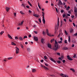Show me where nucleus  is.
Segmentation results:
<instances>
[{"instance_id":"obj_1","label":"nucleus","mask_w":77,"mask_h":77,"mask_svg":"<svg viewBox=\"0 0 77 77\" xmlns=\"http://www.w3.org/2000/svg\"><path fill=\"white\" fill-rule=\"evenodd\" d=\"M59 48V45H55V47H53L52 48L53 50H55V51H56L57 50V49Z\"/></svg>"},{"instance_id":"obj_2","label":"nucleus","mask_w":77,"mask_h":77,"mask_svg":"<svg viewBox=\"0 0 77 77\" xmlns=\"http://www.w3.org/2000/svg\"><path fill=\"white\" fill-rule=\"evenodd\" d=\"M63 5V3L61 1H60V0H59L57 5L59 6L60 5Z\"/></svg>"},{"instance_id":"obj_3","label":"nucleus","mask_w":77,"mask_h":77,"mask_svg":"<svg viewBox=\"0 0 77 77\" xmlns=\"http://www.w3.org/2000/svg\"><path fill=\"white\" fill-rule=\"evenodd\" d=\"M16 49L15 50L16 51V54H18V53H19V48H18L17 47H16Z\"/></svg>"},{"instance_id":"obj_4","label":"nucleus","mask_w":77,"mask_h":77,"mask_svg":"<svg viewBox=\"0 0 77 77\" xmlns=\"http://www.w3.org/2000/svg\"><path fill=\"white\" fill-rule=\"evenodd\" d=\"M33 38L34 39V40L35 41H38V37L34 36Z\"/></svg>"},{"instance_id":"obj_5","label":"nucleus","mask_w":77,"mask_h":77,"mask_svg":"<svg viewBox=\"0 0 77 77\" xmlns=\"http://www.w3.org/2000/svg\"><path fill=\"white\" fill-rule=\"evenodd\" d=\"M67 57L68 59V60H73L70 57H69V55H67Z\"/></svg>"},{"instance_id":"obj_6","label":"nucleus","mask_w":77,"mask_h":77,"mask_svg":"<svg viewBox=\"0 0 77 77\" xmlns=\"http://www.w3.org/2000/svg\"><path fill=\"white\" fill-rule=\"evenodd\" d=\"M48 47L51 49H52V48H51V44H48Z\"/></svg>"},{"instance_id":"obj_7","label":"nucleus","mask_w":77,"mask_h":77,"mask_svg":"<svg viewBox=\"0 0 77 77\" xmlns=\"http://www.w3.org/2000/svg\"><path fill=\"white\" fill-rule=\"evenodd\" d=\"M5 9L7 12H9V11L10 10V8L8 7H6Z\"/></svg>"},{"instance_id":"obj_8","label":"nucleus","mask_w":77,"mask_h":77,"mask_svg":"<svg viewBox=\"0 0 77 77\" xmlns=\"http://www.w3.org/2000/svg\"><path fill=\"white\" fill-rule=\"evenodd\" d=\"M74 11L75 13L77 12V8L76 7H75L74 8Z\"/></svg>"},{"instance_id":"obj_9","label":"nucleus","mask_w":77,"mask_h":77,"mask_svg":"<svg viewBox=\"0 0 77 77\" xmlns=\"http://www.w3.org/2000/svg\"><path fill=\"white\" fill-rule=\"evenodd\" d=\"M33 15L34 16V17H37V18H38V17H39V15L38 14H33Z\"/></svg>"},{"instance_id":"obj_10","label":"nucleus","mask_w":77,"mask_h":77,"mask_svg":"<svg viewBox=\"0 0 77 77\" xmlns=\"http://www.w3.org/2000/svg\"><path fill=\"white\" fill-rule=\"evenodd\" d=\"M42 21L43 24H45V18H43Z\"/></svg>"},{"instance_id":"obj_11","label":"nucleus","mask_w":77,"mask_h":77,"mask_svg":"<svg viewBox=\"0 0 77 77\" xmlns=\"http://www.w3.org/2000/svg\"><path fill=\"white\" fill-rule=\"evenodd\" d=\"M50 60L51 61H52V62H54V63H56V61L54 60V59H53V58H51Z\"/></svg>"},{"instance_id":"obj_12","label":"nucleus","mask_w":77,"mask_h":77,"mask_svg":"<svg viewBox=\"0 0 77 77\" xmlns=\"http://www.w3.org/2000/svg\"><path fill=\"white\" fill-rule=\"evenodd\" d=\"M45 39L44 38H42L41 40V42L42 43V44H44V42Z\"/></svg>"},{"instance_id":"obj_13","label":"nucleus","mask_w":77,"mask_h":77,"mask_svg":"<svg viewBox=\"0 0 77 77\" xmlns=\"http://www.w3.org/2000/svg\"><path fill=\"white\" fill-rule=\"evenodd\" d=\"M63 50H68V48L67 47H64L63 48Z\"/></svg>"},{"instance_id":"obj_14","label":"nucleus","mask_w":77,"mask_h":77,"mask_svg":"<svg viewBox=\"0 0 77 77\" xmlns=\"http://www.w3.org/2000/svg\"><path fill=\"white\" fill-rule=\"evenodd\" d=\"M23 22L24 21H23L22 22H21V23H20L18 24V26H21V25L23 24Z\"/></svg>"},{"instance_id":"obj_15","label":"nucleus","mask_w":77,"mask_h":77,"mask_svg":"<svg viewBox=\"0 0 77 77\" xmlns=\"http://www.w3.org/2000/svg\"><path fill=\"white\" fill-rule=\"evenodd\" d=\"M8 38H10V39H12V37H11V36L9 34H8Z\"/></svg>"},{"instance_id":"obj_16","label":"nucleus","mask_w":77,"mask_h":77,"mask_svg":"<svg viewBox=\"0 0 77 77\" xmlns=\"http://www.w3.org/2000/svg\"><path fill=\"white\" fill-rule=\"evenodd\" d=\"M68 41L69 42H71V38H70V36H68Z\"/></svg>"},{"instance_id":"obj_17","label":"nucleus","mask_w":77,"mask_h":77,"mask_svg":"<svg viewBox=\"0 0 77 77\" xmlns=\"http://www.w3.org/2000/svg\"><path fill=\"white\" fill-rule=\"evenodd\" d=\"M43 68L44 69H45L46 70H48V68L47 67L45 66H43Z\"/></svg>"},{"instance_id":"obj_18","label":"nucleus","mask_w":77,"mask_h":77,"mask_svg":"<svg viewBox=\"0 0 77 77\" xmlns=\"http://www.w3.org/2000/svg\"><path fill=\"white\" fill-rule=\"evenodd\" d=\"M19 39L20 40V41H23V38L21 37H19Z\"/></svg>"},{"instance_id":"obj_19","label":"nucleus","mask_w":77,"mask_h":77,"mask_svg":"<svg viewBox=\"0 0 77 77\" xmlns=\"http://www.w3.org/2000/svg\"><path fill=\"white\" fill-rule=\"evenodd\" d=\"M42 16L43 17V18H45L44 17V15H45V13H44V12H42Z\"/></svg>"},{"instance_id":"obj_20","label":"nucleus","mask_w":77,"mask_h":77,"mask_svg":"<svg viewBox=\"0 0 77 77\" xmlns=\"http://www.w3.org/2000/svg\"><path fill=\"white\" fill-rule=\"evenodd\" d=\"M28 4L29 5H30V6H32V4H31V3H30V2L29 1H28Z\"/></svg>"},{"instance_id":"obj_21","label":"nucleus","mask_w":77,"mask_h":77,"mask_svg":"<svg viewBox=\"0 0 77 77\" xmlns=\"http://www.w3.org/2000/svg\"><path fill=\"white\" fill-rule=\"evenodd\" d=\"M36 70L35 69H32V72H36Z\"/></svg>"},{"instance_id":"obj_22","label":"nucleus","mask_w":77,"mask_h":77,"mask_svg":"<svg viewBox=\"0 0 77 77\" xmlns=\"http://www.w3.org/2000/svg\"><path fill=\"white\" fill-rule=\"evenodd\" d=\"M54 41V38H53L51 40V43H52L53 41Z\"/></svg>"},{"instance_id":"obj_23","label":"nucleus","mask_w":77,"mask_h":77,"mask_svg":"<svg viewBox=\"0 0 77 77\" xmlns=\"http://www.w3.org/2000/svg\"><path fill=\"white\" fill-rule=\"evenodd\" d=\"M11 44L12 45H16V44H15V43H14L13 42H11Z\"/></svg>"},{"instance_id":"obj_24","label":"nucleus","mask_w":77,"mask_h":77,"mask_svg":"<svg viewBox=\"0 0 77 77\" xmlns=\"http://www.w3.org/2000/svg\"><path fill=\"white\" fill-rule=\"evenodd\" d=\"M69 9H70L69 6H68L67 8H66V11H69Z\"/></svg>"},{"instance_id":"obj_25","label":"nucleus","mask_w":77,"mask_h":77,"mask_svg":"<svg viewBox=\"0 0 77 77\" xmlns=\"http://www.w3.org/2000/svg\"><path fill=\"white\" fill-rule=\"evenodd\" d=\"M70 70H71V71H72L73 72H75V70L74 69L72 68L70 69Z\"/></svg>"},{"instance_id":"obj_26","label":"nucleus","mask_w":77,"mask_h":77,"mask_svg":"<svg viewBox=\"0 0 77 77\" xmlns=\"http://www.w3.org/2000/svg\"><path fill=\"white\" fill-rule=\"evenodd\" d=\"M64 31H65V33L66 35H68V32H66V30H65Z\"/></svg>"},{"instance_id":"obj_27","label":"nucleus","mask_w":77,"mask_h":77,"mask_svg":"<svg viewBox=\"0 0 77 77\" xmlns=\"http://www.w3.org/2000/svg\"><path fill=\"white\" fill-rule=\"evenodd\" d=\"M72 32H73V29H71L70 30V33H72Z\"/></svg>"},{"instance_id":"obj_28","label":"nucleus","mask_w":77,"mask_h":77,"mask_svg":"<svg viewBox=\"0 0 77 77\" xmlns=\"http://www.w3.org/2000/svg\"><path fill=\"white\" fill-rule=\"evenodd\" d=\"M60 75L61 76H62V77H65V75H64V74H63L61 73Z\"/></svg>"},{"instance_id":"obj_29","label":"nucleus","mask_w":77,"mask_h":77,"mask_svg":"<svg viewBox=\"0 0 77 77\" xmlns=\"http://www.w3.org/2000/svg\"><path fill=\"white\" fill-rule=\"evenodd\" d=\"M27 50L28 51H30V49L29 48H27Z\"/></svg>"},{"instance_id":"obj_30","label":"nucleus","mask_w":77,"mask_h":77,"mask_svg":"<svg viewBox=\"0 0 77 77\" xmlns=\"http://www.w3.org/2000/svg\"><path fill=\"white\" fill-rule=\"evenodd\" d=\"M55 45H58V43L56 40H55Z\"/></svg>"},{"instance_id":"obj_31","label":"nucleus","mask_w":77,"mask_h":77,"mask_svg":"<svg viewBox=\"0 0 77 77\" xmlns=\"http://www.w3.org/2000/svg\"><path fill=\"white\" fill-rule=\"evenodd\" d=\"M44 58L45 59H47V57L46 56H45L44 57Z\"/></svg>"},{"instance_id":"obj_32","label":"nucleus","mask_w":77,"mask_h":77,"mask_svg":"<svg viewBox=\"0 0 77 77\" xmlns=\"http://www.w3.org/2000/svg\"><path fill=\"white\" fill-rule=\"evenodd\" d=\"M66 16V15L65 14H63V18H65Z\"/></svg>"},{"instance_id":"obj_33","label":"nucleus","mask_w":77,"mask_h":77,"mask_svg":"<svg viewBox=\"0 0 77 77\" xmlns=\"http://www.w3.org/2000/svg\"><path fill=\"white\" fill-rule=\"evenodd\" d=\"M73 57H74V58H75V57H76V54H74V56Z\"/></svg>"},{"instance_id":"obj_34","label":"nucleus","mask_w":77,"mask_h":77,"mask_svg":"<svg viewBox=\"0 0 77 77\" xmlns=\"http://www.w3.org/2000/svg\"><path fill=\"white\" fill-rule=\"evenodd\" d=\"M46 33L47 34H48V29H46Z\"/></svg>"},{"instance_id":"obj_35","label":"nucleus","mask_w":77,"mask_h":77,"mask_svg":"<svg viewBox=\"0 0 77 77\" xmlns=\"http://www.w3.org/2000/svg\"><path fill=\"white\" fill-rule=\"evenodd\" d=\"M4 33V31H2L0 32L1 35H3V34Z\"/></svg>"},{"instance_id":"obj_36","label":"nucleus","mask_w":77,"mask_h":77,"mask_svg":"<svg viewBox=\"0 0 77 77\" xmlns=\"http://www.w3.org/2000/svg\"><path fill=\"white\" fill-rule=\"evenodd\" d=\"M13 58L12 57H9L8 58V60H11V59H12Z\"/></svg>"},{"instance_id":"obj_37","label":"nucleus","mask_w":77,"mask_h":77,"mask_svg":"<svg viewBox=\"0 0 77 77\" xmlns=\"http://www.w3.org/2000/svg\"><path fill=\"white\" fill-rule=\"evenodd\" d=\"M64 12V11H63V10H61L60 11L61 13H63Z\"/></svg>"},{"instance_id":"obj_38","label":"nucleus","mask_w":77,"mask_h":77,"mask_svg":"<svg viewBox=\"0 0 77 77\" xmlns=\"http://www.w3.org/2000/svg\"><path fill=\"white\" fill-rule=\"evenodd\" d=\"M20 13L21 14H23V15H24V13H23L22 11H20Z\"/></svg>"},{"instance_id":"obj_39","label":"nucleus","mask_w":77,"mask_h":77,"mask_svg":"<svg viewBox=\"0 0 77 77\" xmlns=\"http://www.w3.org/2000/svg\"><path fill=\"white\" fill-rule=\"evenodd\" d=\"M61 63V62H60V61H57V63Z\"/></svg>"},{"instance_id":"obj_40","label":"nucleus","mask_w":77,"mask_h":77,"mask_svg":"<svg viewBox=\"0 0 77 77\" xmlns=\"http://www.w3.org/2000/svg\"><path fill=\"white\" fill-rule=\"evenodd\" d=\"M38 21H39L40 23H41V19L39 18L38 19Z\"/></svg>"},{"instance_id":"obj_41","label":"nucleus","mask_w":77,"mask_h":77,"mask_svg":"<svg viewBox=\"0 0 77 77\" xmlns=\"http://www.w3.org/2000/svg\"><path fill=\"white\" fill-rule=\"evenodd\" d=\"M75 17H77V12H75Z\"/></svg>"},{"instance_id":"obj_42","label":"nucleus","mask_w":77,"mask_h":77,"mask_svg":"<svg viewBox=\"0 0 77 77\" xmlns=\"http://www.w3.org/2000/svg\"><path fill=\"white\" fill-rule=\"evenodd\" d=\"M58 42L59 44H60V43H62V41H58Z\"/></svg>"},{"instance_id":"obj_43","label":"nucleus","mask_w":77,"mask_h":77,"mask_svg":"<svg viewBox=\"0 0 77 77\" xmlns=\"http://www.w3.org/2000/svg\"><path fill=\"white\" fill-rule=\"evenodd\" d=\"M27 38V36H24L23 37V39H25V38Z\"/></svg>"},{"instance_id":"obj_44","label":"nucleus","mask_w":77,"mask_h":77,"mask_svg":"<svg viewBox=\"0 0 77 77\" xmlns=\"http://www.w3.org/2000/svg\"><path fill=\"white\" fill-rule=\"evenodd\" d=\"M45 65H46V66H48V64L47 63H45Z\"/></svg>"},{"instance_id":"obj_45","label":"nucleus","mask_w":77,"mask_h":77,"mask_svg":"<svg viewBox=\"0 0 77 77\" xmlns=\"http://www.w3.org/2000/svg\"><path fill=\"white\" fill-rule=\"evenodd\" d=\"M57 55H58V56H60V53H57Z\"/></svg>"},{"instance_id":"obj_46","label":"nucleus","mask_w":77,"mask_h":77,"mask_svg":"<svg viewBox=\"0 0 77 77\" xmlns=\"http://www.w3.org/2000/svg\"><path fill=\"white\" fill-rule=\"evenodd\" d=\"M62 62H63V63H65V60H62Z\"/></svg>"},{"instance_id":"obj_47","label":"nucleus","mask_w":77,"mask_h":77,"mask_svg":"<svg viewBox=\"0 0 77 77\" xmlns=\"http://www.w3.org/2000/svg\"><path fill=\"white\" fill-rule=\"evenodd\" d=\"M65 44H67V41L66 40L65 41Z\"/></svg>"},{"instance_id":"obj_48","label":"nucleus","mask_w":77,"mask_h":77,"mask_svg":"<svg viewBox=\"0 0 77 77\" xmlns=\"http://www.w3.org/2000/svg\"><path fill=\"white\" fill-rule=\"evenodd\" d=\"M55 9L56 10V11H57V12H58V10H57V8H56Z\"/></svg>"},{"instance_id":"obj_49","label":"nucleus","mask_w":77,"mask_h":77,"mask_svg":"<svg viewBox=\"0 0 77 77\" xmlns=\"http://www.w3.org/2000/svg\"><path fill=\"white\" fill-rule=\"evenodd\" d=\"M69 21H70V22H72V20L70 19H69Z\"/></svg>"},{"instance_id":"obj_50","label":"nucleus","mask_w":77,"mask_h":77,"mask_svg":"<svg viewBox=\"0 0 77 77\" xmlns=\"http://www.w3.org/2000/svg\"><path fill=\"white\" fill-rule=\"evenodd\" d=\"M15 39H18V38L17 37H15Z\"/></svg>"},{"instance_id":"obj_51","label":"nucleus","mask_w":77,"mask_h":77,"mask_svg":"<svg viewBox=\"0 0 77 77\" xmlns=\"http://www.w3.org/2000/svg\"><path fill=\"white\" fill-rule=\"evenodd\" d=\"M74 35L75 36H77V32Z\"/></svg>"},{"instance_id":"obj_52","label":"nucleus","mask_w":77,"mask_h":77,"mask_svg":"<svg viewBox=\"0 0 77 77\" xmlns=\"http://www.w3.org/2000/svg\"><path fill=\"white\" fill-rule=\"evenodd\" d=\"M16 14H17L16 13H14V16H15H15H16Z\"/></svg>"},{"instance_id":"obj_53","label":"nucleus","mask_w":77,"mask_h":77,"mask_svg":"<svg viewBox=\"0 0 77 77\" xmlns=\"http://www.w3.org/2000/svg\"><path fill=\"white\" fill-rule=\"evenodd\" d=\"M73 26H74V27H75V23H73Z\"/></svg>"},{"instance_id":"obj_54","label":"nucleus","mask_w":77,"mask_h":77,"mask_svg":"<svg viewBox=\"0 0 77 77\" xmlns=\"http://www.w3.org/2000/svg\"><path fill=\"white\" fill-rule=\"evenodd\" d=\"M64 77H68V76L64 75Z\"/></svg>"},{"instance_id":"obj_55","label":"nucleus","mask_w":77,"mask_h":77,"mask_svg":"<svg viewBox=\"0 0 77 77\" xmlns=\"http://www.w3.org/2000/svg\"><path fill=\"white\" fill-rule=\"evenodd\" d=\"M32 36L31 35H29V38H31Z\"/></svg>"},{"instance_id":"obj_56","label":"nucleus","mask_w":77,"mask_h":77,"mask_svg":"<svg viewBox=\"0 0 77 77\" xmlns=\"http://www.w3.org/2000/svg\"><path fill=\"white\" fill-rule=\"evenodd\" d=\"M20 46L21 47V48H23V46L22 45H20Z\"/></svg>"},{"instance_id":"obj_57","label":"nucleus","mask_w":77,"mask_h":77,"mask_svg":"<svg viewBox=\"0 0 77 77\" xmlns=\"http://www.w3.org/2000/svg\"><path fill=\"white\" fill-rule=\"evenodd\" d=\"M67 16H68V17H69L70 16V14H67Z\"/></svg>"},{"instance_id":"obj_58","label":"nucleus","mask_w":77,"mask_h":77,"mask_svg":"<svg viewBox=\"0 0 77 77\" xmlns=\"http://www.w3.org/2000/svg\"><path fill=\"white\" fill-rule=\"evenodd\" d=\"M47 35L48 36H51V35L50 34L48 33V34Z\"/></svg>"},{"instance_id":"obj_59","label":"nucleus","mask_w":77,"mask_h":77,"mask_svg":"<svg viewBox=\"0 0 77 77\" xmlns=\"http://www.w3.org/2000/svg\"><path fill=\"white\" fill-rule=\"evenodd\" d=\"M26 7L27 8H29V6L28 5H27Z\"/></svg>"},{"instance_id":"obj_60","label":"nucleus","mask_w":77,"mask_h":77,"mask_svg":"<svg viewBox=\"0 0 77 77\" xmlns=\"http://www.w3.org/2000/svg\"><path fill=\"white\" fill-rule=\"evenodd\" d=\"M64 21L65 22H66V19H64Z\"/></svg>"},{"instance_id":"obj_61","label":"nucleus","mask_w":77,"mask_h":77,"mask_svg":"<svg viewBox=\"0 0 77 77\" xmlns=\"http://www.w3.org/2000/svg\"><path fill=\"white\" fill-rule=\"evenodd\" d=\"M34 33H35L36 34H37V33H38V32H37V31H34Z\"/></svg>"},{"instance_id":"obj_62","label":"nucleus","mask_w":77,"mask_h":77,"mask_svg":"<svg viewBox=\"0 0 77 77\" xmlns=\"http://www.w3.org/2000/svg\"><path fill=\"white\" fill-rule=\"evenodd\" d=\"M60 40L61 41H63V38H60Z\"/></svg>"},{"instance_id":"obj_63","label":"nucleus","mask_w":77,"mask_h":77,"mask_svg":"<svg viewBox=\"0 0 77 77\" xmlns=\"http://www.w3.org/2000/svg\"><path fill=\"white\" fill-rule=\"evenodd\" d=\"M74 46H75V45H74V44H73L72 46V47H74Z\"/></svg>"},{"instance_id":"obj_64","label":"nucleus","mask_w":77,"mask_h":77,"mask_svg":"<svg viewBox=\"0 0 77 77\" xmlns=\"http://www.w3.org/2000/svg\"><path fill=\"white\" fill-rule=\"evenodd\" d=\"M43 35H45V32H44V31L43 32Z\"/></svg>"}]
</instances>
